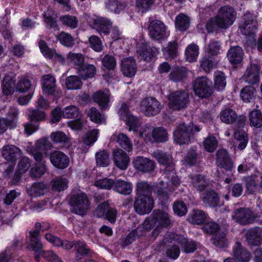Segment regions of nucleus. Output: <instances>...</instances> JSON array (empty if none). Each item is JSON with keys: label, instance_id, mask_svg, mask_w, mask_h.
Listing matches in <instances>:
<instances>
[{"label": "nucleus", "instance_id": "nucleus-1", "mask_svg": "<svg viewBox=\"0 0 262 262\" xmlns=\"http://www.w3.org/2000/svg\"><path fill=\"white\" fill-rule=\"evenodd\" d=\"M152 156L158 161L161 165L166 166L165 171L164 173L165 178H166L167 181L165 182L169 186L166 190H163V188L159 189L158 190V194L165 198H168V192H172L174 188L177 187L179 184V179L172 172L174 169V165L172 161L171 156L166 152L161 150H157L152 153Z\"/></svg>", "mask_w": 262, "mask_h": 262}, {"label": "nucleus", "instance_id": "nucleus-2", "mask_svg": "<svg viewBox=\"0 0 262 262\" xmlns=\"http://www.w3.org/2000/svg\"><path fill=\"white\" fill-rule=\"evenodd\" d=\"M236 16V12L233 8L227 6L222 7L216 16L207 21L206 28L209 32L216 31L219 29H226L232 25Z\"/></svg>", "mask_w": 262, "mask_h": 262}, {"label": "nucleus", "instance_id": "nucleus-3", "mask_svg": "<svg viewBox=\"0 0 262 262\" xmlns=\"http://www.w3.org/2000/svg\"><path fill=\"white\" fill-rule=\"evenodd\" d=\"M200 130V126L193 123H183L178 125L174 131V140L180 145L188 144L190 142L191 138L195 133Z\"/></svg>", "mask_w": 262, "mask_h": 262}, {"label": "nucleus", "instance_id": "nucleus-4", "mask_svg": "<svg viewBox=\"0 0 262 262\" xmlns=\"http://www.w3.org/2000/svg\"><path fill=\"white\" fill-rule=\"evenodd\" d=\"M171 224L167 213L161 210H154L150 216L146 219L143 223L146 230H150L156 227L157 228L167 227Z\"/></svg>", "mask_w": 262, "mask_h": 262}, {"label": "nucleus", "instance_id": "nucleus-5", "mask_svg": "<svg viewBox=\"0 0 262 262\" xmlns=\"http://www.w3.org/2000/svg\"><path fill=\"white\" fill-rule=\"evenodd\" d=\"M69 203L71 206V211L81 215L88 212L90 205L87 195L83 193L71 195Z\"/></svg>", "mask_w": 262, "mask_h": 262}, {"label": "nucleus", "instance_id": "nucleus-6", "mask_svg": "<svg viewBox=\"0 0 262 262\" xmlns=\"http://www.w3.org/2000/svg\"><path fill=\"white\" fill-rule=\"evenodd\" d=\"M168 100L170 108L180 111L187 106L189 102V94L185 90L175 91L169 95Z\"/></svg>", "mask_w": 262, "mask_h": 262}, {"label": "nucleus", "instance_id": "nucleus-7", "mask_svg": "<svg viewBox=\"0 0 262 262\" xmlns=\"http://www.w3.org/2000/svg\"><path fill=\"white\" fill-rule=\"evenodd\" d=\"M193 88L195 95L201 98H208L213 92L211 82L206 77L197 78L193 83Z\"/></svg>", "mask_w": 262, "mask_h": 262}, {"label": "nucleus", "instance_id": "nucleus-8", "mask_svg": "<svg viewBox=\"0 0 262 262\" xmlns=\"http://www.w3.org/2000/svg\"><path fill=\"white\" fill-rule=\"evenodd\" d=\"M258 213L254 214L249 208H239L234 211L232 217L237 223L245 226L257 221L259 216Z\"/></svg>", "mask_w": 262, "mask_h": 262}, {"label": "nucleus", "instance_id": "nucleus-9", "mask_svg": "<svg viewBox=\"0 0 262 262\" xmlns=\"http://www.w3.org/2000/svg\"><path fill=\"white\" fill-rule=\"evenodd\" d=\"M141 106L146 116H154L160 113L162 108L160 102L154 97H146L141 102Z\"/></svg>", "mask_w": 262, "mask_h": 262}, {"label": "nucleus", "instance_id": "nucleus-10", "mask_svg": "<svg viewBox=\"0 0 262 262\" xmlns=\"http://www.w3.org/2000/svg\"><path fill=\"white\" fill-rule=\"evenodd\" d=\"M157 52L156 48L148 46L144 40H141L137 43L136 56L141 60L150 61Z\"/></svg>", "mask_w": 262, "mask_h": 262}, {"label": "nucleus", "instance_id": "nucleus-11", "mask_svg": "<svg viewBox=\"0 0 262 262\" xmlns=\"http://www.w3.org/2000/svg\"><path fill=\"white\" fill-rule=\"evenodd\" d=\"M148 30L149 35L155 40L163 39L166 35V27L164 23L159 20L150 21Z\"/></svg>", "mask_w": 262, "mask_h": 262}, {"label": "nucleus", "instance_id": "nucleus-12", "mask_svg": "<svg viewBox=\"0 0 262 262\" xmlns=\"http://www.w3.org/2000/svg\"><path fill=\"white\" fill-rule=\"evenodd\" d=\"M89 23L91 27L100 33L108 35L110 32V29L112 28V23L107 18L96 16L92 18Z\"/></svg>", "mask_w": 262, "mask_h": 262}, {"label": "nucleus", "instance_id": "nucleus-13", "mask_svg": "<svg viewBox=\"0 0 262 262\" xmlns=\"http://www.w3.org/2000/svg\"><path fill=\"white\" fill-rule=\"evenodd\" d=\"M168 135L167 130L162 127L154 128L151 132L145 133V139L150 142L162 143L167 141Z\"/></svg>", "mask_w": 262, "mask_h": 262}, {"label": "nucleus", "instance_id": "nucleus-14", "mask_svg": "<svg viewBox=\"0 0 262 262\" xmlns=\"http://www.w3.org/2000/svg\"><path fill=\"white\" fill-rule=\"evenodd\" d=\"M154 200L152 198L139 197L134 203V208L140 214L149 213L153 208Z\"/></svg>", "mask_w": 262, "mask_h": 262}, {"label": "nucleus", "instance_id": "nucleus-15", "mask_svg": "<svg viewBox=\"0 0 262 262\" xmlns=\"http://www.w3.org/2000/svg\"><path fill=\"white\" fill-rule=\"evenodd\" d=\"M259 68L256 64H251L247 68L242 78L247 83L254 85L259 81Z\"/></svg>", "mask_w": 262, "mask_h": 262}, {"label": "nucleus", "instance_id": "nucleus-16", "mask_svg": "<svg viewBox=\"0 0 262 262\" xmlns=\"http://www.w3.org/2000/svg\"><path fill=\"white\" fill-rule=\"evenodd\" d=\"M216 161L221 167L227 171H232L233 162L227 151L224 149H219L216 152Z\"/></svg>", "mask_w": 262, "mask_h": 262}, {"label": "nucleus", "instance_id": "nucleus-17", "mask_svg": "<svg viewBox=\"0 0 262 262\" xmlns=\"http://www.w3.org/2000/svg\"><path fill=\"white\" fill-rule=\"evenodd\" d=\"M50 159L52 164L59 169L67 167L70 162L69 157L63 152L58 150L52 152Z\"/></svg>", "mask_w": 262, "mask_h": 262}, {"label": "nucleus", "instance_id": "nucleus-18", "mask_svg": "<svg viewBox=\"0 0 262 262\" xmlns=\"http://www.w3.org/2000/svg\"><path fill=\"white\" fill-rule=\"evenodd\" d=\"M42 90L45 94L55 95L59 97L61 93L55 90V79L50 75H45L42 77Z\"/></svg>", "mask_w": 262, "mask_h": 262}, {"label": "nucleus", "instance_id": "nucleus-19", "mask_svg": "<svg viewBox=\"0 0 262 262\" xmlns=\"http://www.w3.org/2000/svg\"><path fill=\"white\" fill-rule=\"evenodd\" d=\"M232 252L234 259L239 261L248 262L251 258L250 253L239 242H235Z\"/></svg>", "mask_w": 262, "mask_h": 262}, {"label": "nucleus", "instance_id": "nucleus-20", "mask_svg": "<svg viewBox=\"0 0 262 262\" xmlns=\"http://www.w3.org/2000/svg\"><path fill=\"white\" fill-rule=\"evenodd\" d=\"M2 155L7 161H14L21 156L22 151L14 145H7L3 147Z\"/></svg>", "mask_w": 262, "mask_h": 262}, {"label": "nucleus", "instance_id": "nucleus-21", "mask_svg": "<svg viewBox=\"0 0 262 262\" xmlns=\"http://www.w3.org/2000/svg\"><path fill=\"white\" fill-rule=\"evenodd\" d=\"M249 245L258 246L262 243V228L256 227L249 230L245 235Z\"/></svg>", "mask_w": 262, "mask_h": 262}, {"label": "nucleus", "instance_id": "nucleus-22", "mask_svg": "<svg viewBox=\"0 0 262 262\" xmlns=\"http://www.w3.org/2000/svg\"><path fill=\"white\" fill-rule=\"evenodd\" d=\"M113 159L117 167L121 169H125L129 162V157L122 149H117L114 151Z\"/></svg>", "mask_w": 262, "mask_h": 262}, {"label": "nucleus", "instance_id": "nucleus-23", "mask_svg": "<svg viewBox=\"0 0 262 262\" xmlns=\"http://www.w3.org/2000/svg\"><path fill=\"white\" fill-rule=\"evenodd\" d=\"M134 166L138 170L147 172L152 171L155 169L154 162L147 158L138 157L134 162Z\"/></svg>", "mask_w": 262, "mask_h": 262}, {"label": "nucleus", "instance_id": "nucleus-24", "mask_svg": "<svg viewBox=\"0 0 262 262\" xmlns=\"http://www.w3.org/2000/svg\"><path fill=\"white\" fill-rule=\"evenodd\" d=\"M201 199L204 204L211 207H215L220 203L219 194L212 190H206L202 194Z\"/></svg>", "mask_w": 262, "mask_h": 262}, {"label": "nucleus", "instance_id": "nucleus-25", "mask_svg": "<svg viewBox=\"0 0 262 262\" xmlns=\"http://www.w3.org/2000/svg\"><path fill=\"white\" fill-rule=\"evenodd\" d=\"M244 55V52L242 48L239 46H234L230 48L227 56L232 64L236 65L242 62Z\"/></svg>", "mask_w": 262, "mask_h": 262}, {"label": "nucleus", "instance_id": "nucleus-26", "mask_svg": "<svg viewBox=\"0 0 262 262\" xmlns=\"http://www.w3.org/2000/svg\"><path fill=\"white\" fill-rule=\"evenodd\" d=\"M79 75L83 79H87L94 76L96 72V69L94 65L84 63L77 70Z\"/></svg>", "mask_w": 262, "mask_h": 262}, {"label": "nucleus", "instance_id": "nucleus-27", "mask_svg": "<svg viewBox=\"0 0 262 262\" xmlns=\"http://www.w3.org/2000/svg\"><path fill=\"white\" fill-rule=\"evenodd\" d=\"M94 101L98 103L102 108H106L110 100V95L107 92L101 90L95 93L93 95Z\"/></svg>", "mask_w": 262, "mask_h": 262}, {"label": "nucleus", "instance_id": "nucleus-28", "mask_svg": "<svg viewBox=\"0 0 262 262\" xmlns=\"http://www.w3.org/2000/svg\"><path fill=\"white\" fill-rule=\"evenodd\" d=\"M47 191V185L42 182L33 183L28 189V194L31 196H39Z\"/></svg>", "mask_w": 262, "mask_h": 262}, {"label": "nucleus", "instance_id": "nucleus-29", "mask_svg": "<svg viewBox=\"0 0 262 262\" xmlns=\"http://www.w3.org/2000/svg\"><path fill=\"white\" fill-rule=\"evenodd\" d=\"M68 180L63 177H58L54 178L50 182V185L52 190L57 192L64 191L68 187Z\"/></svg>", "mask_w": 262, "mask_h": 262}, {"label": "nucleus", "instance_id": "nucleus-30", "mask_svg": "<svg viewBox=\"0 0 262 262\" xmlns=\"http://www.w3.org/2000/svg\"><path fill=\"white\" fill-rule=\"evenodd\" d=\"M75 250L76 251V257L81 259L82 257L89 256L92 255V250L87 245L83 242L76 241Z\"/></svg>", "mask_w": 262, "mask_h": 262}, {"label": "nucleus", "instance_id": "nucleus-31", "mask_svg": "<svg viewBox=\"0 0 262 262\" xmlns=\"http://www.w3.org/2000/svg\"><path fill=\"white\" fill-rule=\"evenodd\" d=\"M15 88V80L9 75L5 76L3 79V92L6 96L11 95Z\"/></svg>", "mask_w": 262, "mask_h": 262}, {"label": "nucleus", "instance_id": "nucleus-32", "mask_svg": "<svg viewBox=\"0 0 262 262\" xmlns=\"http://www.w3.org/2000/svg\"><path fill=\"white\" fill-rule=\"evenodd\" d=\"M233 136L238 149L243 150L245 148L248 142L247 134L243 130H235Z\"/></svg>", "mask_w": 262, "mask_h": 262}, {"label": "nucleus", "instance_id": "nucleus-33", "mask_svg": "<svg viewBox=\"0 0 262 262\" xmlns=\"http://www.w3.org/2000/svg\"><path fill=\"white\" fill-rule=\"evenodd\" d=\"M69 64L77 70L84 63V58L81 53L70 52L67 55Z\"/></svg>", "mask_w": 262, "mask_h": 262}, {"label": "nucleus", "instance_id": "nucleus-34", "mask_svg": "<svg viewBox=\"0 0 262 262\" xmlns=\"http://www.w3.org/2000/svg\"><path fill=\"white\" fill-rule=\"evenodd\" d=\"M113 141H116L123 148L129 150L131 149V142L129 138L123 133H120L118 135H113L111 138Z\"/></svg>", "mask_w": 262, "mask_h": 262}, {"label": "nucleus", "instance_id": "nucleus-35", "mask_svg": "<svg viewBox=\"0 0 262 262\" xmlns=\"http://www.w3.org/2000/svg\"><path fill=\"white\" fill-rule=\"evenodd\" d=\"M220 118L222 122L227 124H233L237 119V115L231 109L226 108L221 112Z\"/></svg>", "mask_w": 262, "mask_h": 262}, {"label": "nucleus", "instance_id": "nucleus-36", "mask_svg": "<svg viewBox=\"0 0 262 262\" xmlns=\"http://www.w3.org/2000/svg\"><path fill=\"white\" fill-rule=\"evenodd\" d=\"M256 91L252 85L244 86L241 91V97L245 102H249L252 100L256 96Z\"/></svg>", "mask_w": 262, "mask_h": 262}, {"label": "nucleus", "instance_id": "nucleus-37", "mask_svg": "<svg viewBox=\"0 0 262 262\" xmlns=\"http://www.w3.org/2000/svg\"><path fill=\"white\" fill-rule=\"evenodd\" d=\"M186 77L187 70L184 67H177L169 75L170 79L174 82L182 81Z\"/></svg>", "mask_w": 262, "mask_h": 262}, {"label": "nucleus", "instance_id": "nucleus-38", "mask_svg": "<svg viewBox=\"0 0 262 262\" xmlns=\"http://www.w3.org/2000/svg\"><path fill=\"white\" fill-rule=\"evenodd\" d=\"M136 191L139 197L151 198L152 187L147 182H140L136 186Z\"/></svg>", "mask_w": 262, "mask_h": 262}, {"label": "nucleus", "instance_id": "nucleus-39", "mask_svg": "<svg viewBox=\"0 0 262 262\" xmlns=\"http://www.w3.org/2000/svg\"><path fill=\"white\" fill-rule=\"evenodd\" d=\"M177 241L181 245L182 250L186 253H192L196 249V244L195 242L188 241L183 236H179Z\"/></svg>", "mask_w": 262, "mask_h": 262}, {"label": "nucleus", "instance_id": "nucleus-40", "mask_svg": "<svg viewBox=\"0 0 262 262\" xmlns=\"http://www.w3.org/2000/svg\"><path fill=\"white\" fill-rule=\"evenodd\" d=\"M217 64V61L214 58L209 55H205L201 60V67L206 72H209L211 69L216 67Z\"/></svg>", "mask_w": 262, "mask_h": 262}, {"label": "nucleus", "instance_id": "nucleus-41", "mask_svg": "<svg viewBox=\"0 0 262 262\" xmlns=\"http://www.w3.org/2000/svg\"><path fill=\"white\" fill-rule=\"evenodd\" d=\"M176 27L180 31L186 30L190 25V20L188 16L181 13L178 15L175 20Z\"/></svg>", "mask_w": 262, "mask_h": 262}, {"label": "nucleus", "instance_id": "nucleus-42", "mask_svg": "<svg viewBox=\"0 0 262 262\" xmlns=\"http://www.w3.org/2000/svg\"><path fill=\"white\" fill-rule=\"evenodd\" d=\"M206 218V214L203 211L194 210L188 216V221L193 224H201Z\"/></svg>", "mask_w": 262, "mask_h": 262}, {"label": "nucleus", "instance_id": "nucleus-43", "mask_svg": "<svg viewBox=\"0 0 262 262\" xmlns=\"http://www.w3.org/2000/svg\"><path fill=\"white\" fill-rule=\"evenodd\" d=\"M193 186L198 190L202 191L208 186V182L205 177L201 174H197L192 178Z\"/></svg>", "mask_w": 262, "mask_h": 262}, {"label": "nucleus", "instance_id": "nucleus-44", "mask_svg": "<svg viewBox=\"0 0 262 262\" xmlns=\"http://www.w3.org/2000/svg\"><path fill=\"white\" fill-rule=\"evenodd\" d=\"M50 139L55 143H68L71 140L65 133L59 130L52 133Z\"/></svg>", "mask_w": 262, "mask_h": 262}, {"label": "nucleus", "instance_id": "nucleus-45", "mask_svg": "<svg viewBox=\"0 0 262 262\" xmlns=\"http://www.w3.org/2000/svg\"><path fill=\"white\" fill-rule=\"evenodd\" d=\"M250 125L257 128L262 126V114L259 110H254L249 114Z\"/></svg>", "mask_w": 262, "mask_h": 262}, {"label": "nucleus", "instance_id": "nucleus-46", "mask_svg": "<svg viewBox=\"0 0 262 262\" xmlns=\"http://www.w3.org/2000/svg\"><path fill=\"white\" fill-rule=\"evenodd\" d=\"M59 20L63 25L72 29H75L78 26V20L75 16L62 15L59 17Z\"/></svg>", "mask_w": 262, "mask_h": 262}, {"label": "nucleus", "instance_id": "nucleus-47", "mask_svg": "<svg viewBox=\"0 0 262 262\" xmlns=\"http://www.w3.org/2000/svg\"><path fill=\"white\" fill-rule=\"evenodd\" d=\"M115 190L122 194H129L131 192V185L129 183L123 181L117 180L114 181Z\"/></svg>", "mask_w": 262, "mask_h": 262}, {"label": "nucleus", "instance_id": "nucleus-48", "mask_svg": "<svg viewBox=\"0 0 262 262\" xmlns=\"http://www.w3.org/2000/svg\"><path fill=\"white\" fill-rule=\"evenodd\" d=\"M120 119L126 122V124L128 126L129 131H131V122L130 121V113L129 107L126 103H123L119 111Z\"/></svg>", "mask_w": 262, "mask_h": 262}, {"label": "nucleus", "instance_id": "nucleus-49", "mask_svg": "<svg viewBox=\"0 0 262 262\" xmlns=\"http://www.w3.org/2000/svg\"><path fill=\"white\" fill-rule=\"evenodd\" d=\"M199 54V47L195 44H191L186 48L185 55L189 62L195 61Z\"/></svg>", "mask_w": 262, "mask_h": 262}, {"label": "nucleus", "instance_id": "nucleus-50", "mask_svg": "<svg viewBox=\"0 0 262 262\" xmlns=\"http://www.w3.org/2000/svg\"><path fill=\"white\" fill-rule=\"evenodd\" d=\"M96 161L98 166L106 167L110 164V156L105 150L97 152L96 154Z\"/></svg>", "mask_w": 262, "mask_h": 262}, {"label": "nucleus", "instance_id": "nucleus-51", "mask_svg": "<svg viewBox=\"0 0 262 262\" xmlns=\"http://www.w3.org/2000/svg\"><path fill=\"white\" fill-rule=\"evenodd\" d=\"M80 116L79 108L74 105L66 107L62 111V116L65 118H76Z\"/></svg>", "mask_w": 262, "mask_h": 262}, {"label": "nucleus", "instance_id": "nucleus-52", "mask_svg": "<svg viewBox=\"0 0 262 262\" xmlns=\"http://www.w3.org/2000/svg\"><path fill=\"white\" fill-rule=\"evenodd\" d=\"M218 141L216 138L213 136L207 137L203 142L205 149L209 152H212L217 148Z\"/></svg>", "mask_w": 262, "mask_h": 262}, {"label": "nucleus", "instance_id": "nucleus-53", "mask_svg": "<svg viewBox=\"0 0 262 262\" xmlns=\"http://www.w3.org/2000/svg\"><path fill=\"white\" fill-rule=\"evenodd\" d=\"M66 84L68 89H79L82 85V82L78 76H71L67 78Z\"/></svg>", "mask_w": 262, "mask_h": 262}, {"label": "nucleus", "instance_id": "nucleus-54", "mask_svg": "<svg viewBox=\"0 0 262 262\" xmlns=\"http://www.w3.org/2000/svg\"><path fill=\"white\" fill-rule=\"evenodd\" d=\"M46 170L44 163H36L31 168L30 173L31 177L39 178H40Z\"/></svg>", "mask_w": 262, "mask_h": 262}, {"label": "nucleus", "instance_id": "nucleus-55", "mask_svg": "<svg viewBox=\"0 0 262 262\" xmlns=\"http://www.w3.org/2000/svg\"><path fill=\"white\" fill-rule=\"evenodd\" d=\"M215 87L219 90H223L226 86V77L224 73L220 71H216L214 73Z\"/></svg>", "mask_w": 262, "mask_h": 262}, {"label": "nucleus", "instance_id": "nucleus-56", "mask_svg": "<svg viewBox=\"0 0 262 262\" xmlns=\"http://www.w3.org/2000/svg\"><path fill=\"white\" fill-rule=\"evenodd\" d=\"M52 147L51 143L46 139H41L37 141L33 148L46 152Z\"/></svg>", "mask_w": 262, "mask_h": 262}, {"label": "nucleus", "instance_id": "nucleus-57", "mask_svg": "<svg viewBox=\"0 0 262 262\" xmlns=\"http://www.w3.org/2000/svg\"><path fill=\"white\" fill-rule=\"evenodd\" d=\"M15 126L14 119L0 118V134L4 133L7 129H11Z\"/></svg>", "mask_w": 262, "mask_h": 262}, {"label": "nucleus", "instance_id": "nucleus-58", "mask_svg": "<svg viewBox=\"0 0 262 262\" xmlns=\"http://www.w3.org/2000/svg\"><path fill=\"white\" fill-rule=\"evenodd\" d=\"M61 43L66 47H72L74 43V40L71 35L68 33L61 32L57 36Z\"/></svg>", "mask_w": 262, "mask_h": 262}, {"label": "nucleus", "instance_id": "nucleus-59", "mask_svg": "<svg viewBox=\"0 0 262 262\" xmlns=\"http://www.w3.org/2000/svg\"><path fill=\"white\" fill-rule=\"evenodd\" d=\"M27 248L29 250L34 251L37 253H43L45 251L42 250L43 246L39 238H33V239L30 240V243Z\"/></svg>", "mask_w": 262, "mask_h": 262}, {"label": "nucleus", "instance_id": "nucleus-60", "mask_svg": "<svg viewBox=\"0 0 262 262\" xmlns=\"http://www.w3.org/2000/svg\"><path fill=\"white\" fill-rule=\"evenodd\" d=\"M257 27V20H256L254 24L252 22L248 24H241L239 28L243 34L249 35L255 33Z\"/></svg>", "mask_w": 262, "mask_h": 262}, {"label": "nucleus", "instance_id": "nucleus-61", "mask_svg": "<svg viewBox=\"0 0 262 262\" xmlns=\"http://www.w3.org/2000/svg\"><path fill=\"white\" fill-rule=\"evenodd\" d=\"M91 47L96 52H100L103 50V45L100 39L96 35H92L89 38Z\"/></svg>", "mask_w": 262, "mask_h": 262}, {"label": "nucleus", "instance_id": "nucleus-62", "mask_svg": "<svg viewBox=\"0 0 262 262\" xmlns=\"http://www.w3.org/2000/svg\"><path fill=\"white\" fill-rule=\"evenodd\" d=\"M102 63L107 69L113 70L116 66V60L113 56L106 54L102 59Z\"/></svg>", "mask_w": 262, "mask_h": 262}, {"label": "nucleus", "instance_id": "nucleus-63", "mask_svg": "<svg viewBox=\"0 0 262 262\" xmlns=\"http://www.w3.org/2000/svg\"><path fill=\"white\" fill-rule=\"evenodd\" d=\"M88 115L90 119L96 123L102 122L103 116L95 107H92L88 112Z\"/></svg>", "mask_w": 262, "mask_h": 262}, {"label": "nucleus", "instance_id": "nucleus-64", "mask_svg": "<svg viewBox=\"0 0 262 262\" xmlns=\"http://www.w3.org/2000/svg\"><path fill=\"white\" fill-rule=\"evenodd\" d=\"M173 209L175 213L180 216L185 215L187 211L186 205L183 202L180 201L174 203Z\"/></svg>", "mask_w": 262, "mask_h": 262}]
</instances>
